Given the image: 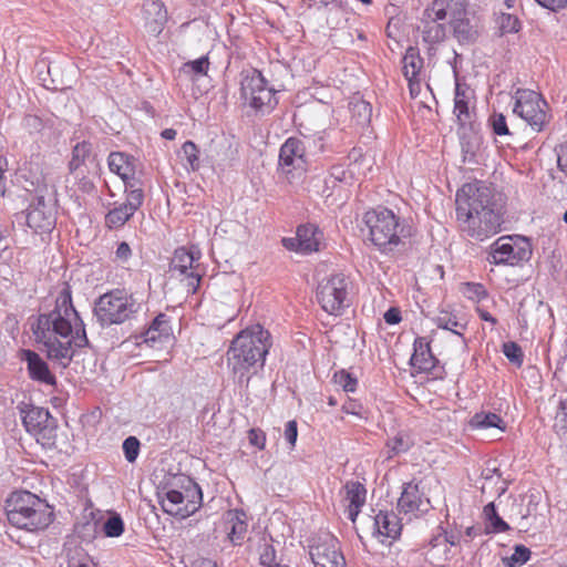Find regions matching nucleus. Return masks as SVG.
<instances>
[{
  "instance_id": "f257e3e1",
  "label": "nucleus",
  "mask_w": 567,
  "mask_h": 567,
  "mask_svg": "<svg viewBox=\"0 0 567 567\" xmlns=\"http://www.w3.org/2000/svg\"><path fill=\"white\" fill-rule=\"evenodd\" d=\"M31 331L47 357L64 368L76 349L89 344L85 324L73 306L71 287L66 282L62 284L53 309L40 313L32 322Z\"/></svg>"
},
{
  "instance_id": "f03ea898",
  "label": "nucleus",
  "mask_w": 567,
  "mask_h": 567,
  "mask_svg": "<svg viewBox=\"0 0 567 567\" xmlns=\"http://www.w3.org/2000/svg\"><path fill=\"white\" fill-rule=\"evenodd\" d=\"M271 346L270 332L260 324L247 327L234 338L227 351V361L240 383L245 381L248 384L250 371L256 373L262 370Z\"/></svg>"
},
{
  "instance_id": "7ed1b4c3",
  "label": "nucleus",
  "mask_w": 567,
  "mask_h": 567,
  "mask_svg": "<svg viewBox=\"0 0 567 567\" xmlns=\"http://www.w3.org/2000/svg\"><path fill=\"white\" fill-rule=\"evenodd\" d=\"M7 517L12 526L28 532L47 528L52 522V512L48 504L37 495L20 491L8 499Z\"/></svg>"
},
{
  "instance_id": "20e7f679",
  "label": "nucleus",
  "mask_w": 567,
  "mask_h": 567,
  "mask_svg": "<svg viewBox=\"0 0 567 567\" xmlns=\"http://www.w3.org/2000/svg\"><path fill=\"white\" fill-rule=\"evenodd\" d=\"M363 221L369 229L370 240L381 252L393 251L403 238L411 236V226L388 208L367 212Z\"/></svg>"
},
{
  "instance_id": "39448f33",
  "label": "nucleus",
  "mask_w": 567,
  "mask_h": 567,
  "mask_svg": "<svg viewBox=\"0 0 567 567\" xmlns=\"http://www.w3.org/2000/svg\"><path fill=\"white\" fill-rule=\"evenodd\" d=\"M142 305L124 289H114L100 296L94 303V316L102 327L122 324L136 318Z\"/></svg>"
},
{
  "instance_id": "423d86ee",
  "label": "nucleus",
  "mask_w": 567,
  "mask_h": 567,
  "mask_svg": "<svg viewBox=\"0 0 567 567\" xmlns=\"http://www.w3.org/2000/svg\"><path fill=\"white\" fill-rule=\"evenodd\" d=\"M532 254V244L528 238L502 236L488 247L486 260L495 266L515 267L528 261Z\"/></svg>"
},
{
  "instance_id": "0eeeda50",
  "label": "nucleus",
  "mask_w": 567,
  "mask_h": 567,
  "mask_svg": "<svg viewBox=\"0 0 567 567\" xmlns=\"http://www.w3.org/2000/svg\"><path fill=\"white\" fill-rule=\"evenodd\" d=\"M548 103L533 90L518 89L515 92L513 112L523 118L534 132H542L549 123Z\"/></svg>"
},
{
  "instance_id": "6e6552de",
  "label": "nucleus",
  "mask_w": 567,
  "mask_h": 567,
  "mask_svg": "<svg viewBox=\"0 0 567 567\" xmlns=\"http://www.w3.org/2000/svg\"><path fill=\"white\" fill-rule=\"evenodd\" d=\"M243 99L256 111L269 112L277 104L275 90L268 86L260 71L250 69L240 73Z\"/></svg>"
},
{
  "instance_id": "1a4fd4ad",
  "label": "nucleus",
  "mask_w": 567,
  "mask_h": 567,
  "mask_svg": "<svg viewBox=\"0 0 567 567\" xmlns=\"http://www.w3.org/2000/svg\"><path fill=\"white\" fill-rule=\"evenodd\" d=\"M496 210L489 187L466 184L456 194V217L458 223L470 220L483 213Z\"/></svg>"
},
{
  "instance_id": "9d476101",
  "label": "nucleus",
  "mask_w": 567,
  "mask_h": 567,
  "mask_svg": "<svg viewBox=\"0 0 567 567\" xmlns=\"http://www.w3.org/2000/svg\"><path fill=\"white\" fill-rule=\"evenodd\" d=\"M350 281L343 274H332L317 287V300L329 315L340 316L349 306Z\"/></svg>"
},
{
  "instance_id": "9b49d317",
  "label": "nucleus",
  "mask_w": 567,
  "mask_h": 567,
  "mask_svg": "<svg viewBox=\"0 0 567 567\" xmlns=\"http://www.w3.org/2000/svg\"><path fill=\"white\" fill-rule=\"evenodd\" d=\"M309 556L315 567H346L339 540L328 532H321L307 539Z\"/></svg>"
},
{
  "instance_id": "f8f14e48",
  "label": "nucleus",
  "mask_w": 567,
  "mask_h": 567,
  "mask_svg": "<svg viewBox=\"0 0 567 567\" xmlns=\"http://www.w3.org/2000/svg\"><path fill=\"white\" fill-rule=\"evenodd\" d=\"M53 192L45 187L37 196L27 213V225L37 234L50 233L56 221Z\"/></svg>"
},
{
  "instance_id": "ddd939ff",
  "label": "nucleus",
  "mask_w": 567,
  "mask_h": 567,
  "mask_svg": "<svg viewBox=\"0 0 567 567\" xmlns=\"http://www.w3.org/2000/svg\"><path fill=\"white\" fill-rule=\"evenodd\" d=\"M126 199L120 205H115L105 215V226L110 229L123 227L140 209L144 203V189L142 182L128 184L127 190H124Z\"/></svg>"
},
{
  "instance_id": "4468645a",
  "label": "nucleus",
  "mask_w": 567,
  "mask_h": 567,
  "mask_svg": "<svg viewBox=\"0 0 567 567\" xmlns=\"http://www.w3.org/2000/svg\"><path fill=\"white\" fill-rule=\"evenodd\" d=\"M17 409L28 433L48 440L52 437L56 421L47 409L27 402L18 403Z\"/></svg>"
},
{
  "instance_id": "2eb2a0df",
  "label": "nucleus",
  "mask_w": 567,
  "mask_h": 567,
  "mask_svg": "<svg viewBox=\"0 0 567 567\" xmlns=\"http://www.w3.org/2000/svg\"><path fill=\"white\" fill-rule=\"evenodd\" d=\"M200 257L198 249H186L185 247L177 248L174 251L173 258L169 264V271L173 276L179 277L185 280L188 292L195 293L200 284V275L196 271L195 261Z\"/></svg>"
},
{
  "instance_id": "dca6fc26",
  "label": "nucleus",
  "mask_w": 567,
  "mask_h": 567,
  "mask_svg": "<svg viewBox=\"0 0 567 567\" xmlns=\"http://www.w3.org/2000/svg\"><path fill=\"white\" fill-rule=\"evenodd\" d=\"M307 146L299 137H289L281 145L279 151V168L287 176L292 178L300 176L307 166Z\"/></svg>"
},
{
  "instance_id": "f3484780",
  "label": "nucleus",
  "mask_w": 567,
  "mask_h": 567,
  "mask_svg": "<svg viewBox=\"0 0 567 567\" xmlns=\"http://www.w3.org/2000/svg\"><path fill=\"white\" fill-rule=\"evenodd\" d=\"M502 215L498 210L483 213L482 216H475L470 220L461 221V228L471 238L484 241L501 231Z\"/></svg>"
},
{
  "instance_id": "a211bd4d",
  "label": "nucleus",
  "mask_w": 567,
  "mask_h": 567,
  "mask_svg": "<svg viewBox=\"0 0 567 567\" xmlns=\"http://www.w3.org/2000/svg\"><path fill=\"white\" fill-rule=\"evenodd\" d=\"M323 240V233L312 223L300 225L297 228L295 238H284L282 244L287 249L297 250L302 254L318 251Z\"/></svg>"
},
{
  "instance_id": "6ab92c4d",
  "label": "nucleus",
  "mask_w": 567,
  "mask_h": 567,
  "mask_svg": "<svg viewBox=\"0 0 567 567\" xmlns=\"http://www.w3.org/2000/svg\"><path fill=\"white\" fill-rule=\"evenodd\" d=\"M478 127L480 124L474 122L458 128L464 163H477V155L483 146V137Z\"/></svg>"
},
{
  "instance_id": "aec40b11",
  "label": "nucleus",
  "mask_w": 567,
  "mask_h": 567,
  "mask_svg": "<svg viewBox=\"0 0 567 567\" xmlns=\"http://www.w3.org/2000/svg\"><path fill=\"white\" fill-rule=\"evenodd\" d=\"M398 508L404 514L427 512L430 509V501L420 489L419 483L412 481L404 484L398 501Z\"/></svg>"
},
{
  "instance_id": "412c9836",
  "label": "nucleus",
  "mask_w": 567,
  "mask_h": 567,
  "mask_svg": "<svg viewBox=\"0 0 567 567\" xmlns=\"http://www.w3.org/2000/svg\"><path fill=\"white\" fill-rule=\"evenodd\" d=\"M143 18L146 31L158 35L167 22V10L161 0H144Z\"/></svg>"
},
{
  "instance_id": "4be33fe9",
  "label": "nucleus",
  "mask_w": 567,
  "mask_h": 567,
  "mask_svg": "<svg viewBox=\"0 0 567 567\" xmlns=\"http://www.w3.org/2000/svg\"><path fill=\"white\" fill-rule=\"evenodd\" d=\"M172 334V326L169 317L165 313H158L148 328L135 337V343L142 344L146 343L148 346H154L157 341L167 340Z\"/></svg>"
},
{
  "instance_id": "5701e85b",
  "label": "nucleus",
  "mask_w": 567,
  "mask_h": 567,
  "mask_svg": "<svg viewBox=\"0 0 567 567\" xmlns=\"http://www.w3.org/2000/svg\"><path fill=\"white\" fill-rule=\"evenodd\" d=\"M107 164L110 171L123 179L125 185L124 190H127L128 184H132L133 182H141L135 177L136 161L128 154L122 152H112L109 155Z\"/></svg>"
},
{
  "instance_id": "b1692460",
  "label": "nucleus",
  "mask_w": 567,
  "mask_h": 567,
  "mask_svg": "<svg viewBox=\"0 0 567 567\" xmlns=\"http://www.w3.org/2000/svg\"><path fill=\"white\" fill-rule=\"evenodd\" d=\"M444 21L443 19L434 18L432 12L424 10L422 17V39L425 43L433 47L445 40L447 29Z\"/></svg>"
},
{
  "instance_id": "393cba45",
  "label": "nucleus",
  "mask_w": 567,
  "mask_h": 567,
  "mask_svg": "<svg viewBox=\"0 0 567 567\" xmlns=\"http://www.w3.org/2000/svg\"><path fill=\"white\" fill-rule=\"evenodd\" d=\"M473 97V91L468 85L456 82L454 95V114L460 126H466L474 123L473 114L470 111V101Z\"/></svg>"
},
{
  "instance_id": "a878e982",
  "label": "nucleus",
  "mask_w": 567,
  "mask_h": 567,
  "mask_svg": "<svg viewBox=\"0 0 567 567\" xmlns=\"http://www.w3.org/2000/svg\"><path fill=\"white\" fill-rule=\"evenodd\" d=\"M23 360L27 361L28 372L32 380L53 385L56 380L50 372L48 363L34 351L23 350Z\"/></svg>"
},
{
  "instance_id": "bb28decb",
  "label": "nucleus",
  "mask_w": 567,
  "mask_h": 567,
  "mask_svg": "<svg viewBox=\"0 0 567 567\" xmlns=\"http://www.w3.org/2000/svg\"><path fill=\"white\" fill-rule=\"evenodd\" d=\"M374 527L379 537L391 542L400 536L402 524L395 513L380 511L374 517Z\"/></svg>"
},
{
  "instance_id": "cd10ccee",
  "label": "nucleus",
  "mask_w": 567,
  "mask_h": 567,
  "mask_svg": "<svg viewBox=\"0 0 567 567\" xmlns=\"http://www.w3.org/2000/svg\"><path fill=\"white\" fill-rule=\"evenodd\" d=\"M413 354L410 359L411 365L420 372L431 371L436 363L435 357L432 354L430 342L424 337H419L413 343Z\"/></svg>"
},
{
  "instance_id": "c85d7f7f",
  "label": "nucleus",
  "mask_w": 567,
  "mask_h": 567,
  "mask_svg": "<svg viewBox=\"0 0 567 567\" xmlns=\"http://www.w3.org/2000/svg\"><path fill=\"white\" fill-rule=\"evenodd\" d=\"M228 537L234 545H241L248 530V518L244 511H228L225 518Z\"/></svg>"
},
{
  "instance_id": "c756f323",
  "label": "nucleus",
  "mask_w": 567,
  "mask_h": 567,
  "mask_svg": "<svg viewBox=\"0 0 567 567\" xmlns=\"http://www.w3.org/2000/svg\"><path fill=\"white\" fill-rule=\"evenodd\" d=\"M344 499L348 502V517L351 522L354 523L361 511V507L365 503L367 489L360 482L351 481L344 485Z\"/></svg>"
},
{
  "instance_id": "7c9ffc66",
  "label": "nucleus",
  "mask_w": 567,
  "mask_h": 567,
  "mask_svg": "<svg viewBox=\"0 0 567 567\" xmlns=\"http://www.w3.org/2000/svg\"><path fill=\"white\" fill-rule=\"evenodd\" d=\"M425 10L432 12L436 19L446 20L450 17L452 20L458 16H465L466 2L465 0H433Z\"/></svg>"
},
{
  "instance_id": "2f4dec72",
  "label": "nucleus",
  "mask_w": 567,
  "mask_h": 567,
  "mask_svg": "<svg viewBox=\"0 0 567 567\" xmlns=\"http://www.w3.org/2000/svg\"><path fill=\"white\" fill-rule=\"evenodd\" d=\"M178 483H181V488H183L185 494L186 506L184 507V514L187 517L202 506L203 493L199 485L188 476H182Z\"/></svg>"
},
{
  "instance_id": "473e14b6",
  "label": "nucleus",
  "mask_w": 567,
  "mask_h": 567,
  "mask_svg": "<svg viewBox=\"0 0 567 567\" xmlns=\"http://www.w3.org/2000/svg\"><path fill=\"white\" fill-rule=\"evenodd\" d=\"M402 64L403 74L409 81L411 92H413L414 81L417 83V75L423 68V59L419 49L409 47L403 55Z\"/></svg>"
},
{
  "instance_id": "72a5a7b5",
  "label": "nucleus",
  "mask_w": 567,
  "mask_h": 567,
  "mask_svg": "<svg viewBox=\"0 0 567 567\" xmlns=\"http://www.w3.org/2000/svg\"><path fill=\"white\" fill-rule=\"evenodd\" d=\"M453 35L460 43H474L478 37L477 28L465 16H458L450 21Z\"/></svg>"
},
{
  "instance_id": "f704fd0d",
  "label": "nucleus",
  "mask_w": 567,
  "mask_h": 567,
  "mask_svg": "<svg viewBox=\"0 0 567 567\" xmlns=\"http://www.w3.org/2000/svg\"><path fill=\"white\" fill-rule=\"evenodd\" d=\"M161 505L167 514L185 517L184 507L186 506V499L181 484L178 488H171L165 492L161 498Z\"/></svg>"
},
{
  "instance_id": "c9c22d12",
  "label": "nucleus",
  "mask_w": 567,
  "mask_h": 567,
  "mask_svg": "<svg viewBox=\"0 0 567 567\" xmlns=\"http://www.w3.org/2000/svg\"><path fill=\"white\" fill-rule=\"evenodd\" d=\"M470 425L473 429H498L501 431H504L506 425L504 420L496 413L493 412H480L472 416L470 421Z\"/></svg>"
},
{
  "instance_id": "e433bc0d",
  "label": "nucleus",
  "mask_w": 567,
  "mask_h": 567,
  "mask_svg": "<svg viewBox=\"0 0 567 567\" xmlns=\"http://www.w3.org/2000/svg\"><path fill=\"white\" fill-rule=\"evenodd\" d=\"M349 110L351 113V120L358 126H365L370 123L372 116V106L369 102L357 99L350 102Z\"/></svg>"
},
{
  "instance_id": "4c0bfd02",
  "label": "nucleus",
  "mask_w": 567,
  "mask_h": 567,
  "mask_svg": "<svg viewBox=\"0 0 567 567\" xmlns=\"http://www.w3.org/2000/svg\"><path fill=\"white\" fill-rule=\"evenodd\" d=\"M209 64L210 63L208 56L204 55L196 60L183 63V65L179 69V74L189 78L192 81H195L199 76L207 74Z\"/></svg>"
},
{
  "instance_id": "58836bf2",
  "label": "nucleus",
  "mask_w": 567,
  "mask_h": 567,
  "mask_svg": "<svg viewBox=\"0 0 567 567\" xmlns=\"http://www.w3.org/2000/svg\"><path fill=\"white\" fill-rule=\"evenodd\" d=\"M484 516L488 526L486 527L487 533L498 534L511 529L509 525L497 514L493 502L488 503L484 507Z\"/></svg>"
},
{
  "instance_id": "ea45409f",
  "label": "nucleus",
  "mask_w": 567,
  "mask_h": 567,
  "mask_svg": "<svg viewBox=\"0 0 567 567\" xmlns=\"http://www.w3.org/2000/svg\"><path fill=\"white\" fill-rule=\"evenodd\" d=\"M435 323L439 328L449 330L457 336H462V331L466 328V322H463L455 313L449 311H441L435 318Z\"/></svg>"
},
{
  "instance_id": "a19ab883",
  "label": "nucleus",
  "mask_w": 567,
  "mask_h": 567,
  "mask_svg": "<svg viewBox=\"0 0 567 567\" xmlns=\"http://www.w3.org/2000/svg\"><path fill=\"white\" fill-rule=\"evenodd\" d=\"M92 144L83 141L76 143L72 150V158L69 163L70 174H74L78 171H81V166L84 164L85 159L91 155Z\"/></svg>"
},
{
  "instance_id": "79ce46f5",
  "label": "nucleus",
  "mask_w": 567,
  "mask_h": 567,
  "mask_svg": "<svg viewBox=\"0 0 567 567\" xmlns=\"http://www.w3.org/2000/svg\"><path fill=\"white\" fill-rule=\"evenodd\" d=\"M495 23L499 35L517 33L522 28L520 21L516 16L505 12H501L496 16Z\"/></svg>"
},
{
  "instance_id": "37998d69",
  "label": "nucleus",
  "mask_w": 567,
  "mask_h": 567,
  "mask_svg": "<svg viewBox=\"0 0 567 567\" xmlns=\"http://www.w3.org/2000/svg\"><path fill=\"white\" fill-rule=\"evenodd\" d=\"M413 445L412 441L406 434L399 433L386 442L388 458L394 455L408 452Z\"/></svg>"
},
{
  "instance_id": "c03bdc74",
  "label": "nucleus",
  "mask_w": 567,
  "mask_h": 567,
  "mask_svg": "<svg viewBox=\"0 0 567 567\" xmlns=\"http://www.w3.org/2000/svg\"><path fill=\"white\" fill-rule=\"evenodd\" d=\"M68 567H95L91 557L80 546L68 548Z\"/></svg>"
},
{
  "instance_id": "a18cd8bd",
  "label": "nucleus",
  "mask_w": 567,
  "mask_h": 567,
  "mask_svg": "<svg viewBox=\"0 0 567 567\" xmlns=\"http://www.w3.org/2000/svg\"><path fill=\"white\" fill-rule=\"evenodd\" d=\"M353 178H354L353 167L346 169L343 166L337 165L331 168L330 175L324 179V184L327 186H329V182H333V185L351 184Z\"/></svg>"
},
{
  "instance_id": "49530a36",
  "label": "nucleus",
  "mask_w": 567,
  "mask_h": 567,
  "mask_svg": "<svg viewBox=\"0 0 567 567\" xmlns=\"http://www.w3.org/2000/svg\"><path fill=\"white\" fill-rule=\"evenodd\" d=\"M181 156L186 161L187 165L192 171L199 169L200 162L198 157V148L192 141H186L181 151Z\"/></svg>"
},
{
  "instance_id": "de8ad7c7",
  "label": "nucleus",
  "mask_w": 567,
  "mask_h": 567,
  "mask_svg": "<svg viewBox=\"0 0 567 567\" xmlns=\"http://www.w3.org/2000/svg\"><path fill=\"white\" fill-rule=\"evenodd\" d=\"M530 550L524 545H516L514 553L504 559V563L508 567H516L527 563L530 558Z\"/></svg>"
},
{
  "instance_id": "09e8293b",
  "label": "nucleus",
  "mask_w": 567,
  "mask_h": 567,
  "mask_svg": "<svg viewBox=\"0 0 567 567\" xmlns=\"http://www.w3.org/2000/svg\"><path fill=\"white\" fill-rule=\"evenodd\" d=\"M103 532L107 537H118L124 532V523L120 515L110 516L103 524Z\"/></svg>"
},
{
  "instance_id": "8fccbe9b",
  "label": "nucleus",
  "mask_w": 567,
  "mask_h": 567,
  "mask_svg": "<svg viewBox=\"0 0 567 567\" xmlns=\"http://www.w3.org/2000/svg\"><path fill=\"white\" fill-rule=\"evenodd\" d=\"M462 291L463 295L472 301H481L487 297L485 287L477 282H465Z\"/></svg>"
},
{
  "instance_id": "3c124183",
  "label": "nucleus",
  "mask_w": 567,
  "mask_h": 567,
  "mask_svg": "<svg viewBox=\"0 0 567 567\" xmlns=\"http://www.w3.org/2000/svg\"><path fill=\"white\" fill-rule=\"evenodd\" d=\"M503 353L504 355L517 367H520L524 361V353L522 348L513 341L503 343Z\"/></svg>"
},
{
  "instance_id": "603ef678",
  "label": "nucleus",
  "mask_w": 567,
  "mask_h": 567,
  "mask_svg": "<svg viewBox=\"0 0 567 567\" xmlns=\"http://www.w3.org/2000/svg\"><path fill=\"white\" fill-rule=\"evenodd\" d=\"M334 382L346 392H354L358 384V380L344 370L334 373Z\"/></svg>"
},
{
  "instance_id": "864d4df0",
  "label": "nucleus",
  "mask_w": 567,
  "mask_h": 567,
  "mask_svg": "<svg viewBox=\"0 0 567 567\" xmlns=\"http://www.w3.org/2000/svg\"><path fill=\"white\" fill-rule=\"evenodd\" d=\"M123 451L127 462L133 463L138 456L140 441L135 436H128L123 442Z\"/></svg>"
},
{
  "instance_id": "5fc2aeb1",
  "label": "nucleus",
  "mask_w": 567,
  "mask_h": 567,
  "mask_svg": "<svg viewBox=\"0 0 567 567\" xmlns=\"http://www.w3.org/2000/svg\"><path fill=\"white\" fill-rule=\"evenodd\" d=\"M71 175L75 179L74 186H76V188L74 189V192L79 190L83 194L92 193V190L94 189V184L87 176L84 175L82 171H78Z\"/></svg>"
},
{
  "instance_id": "6e6d98bb",
  "label": "nucleus",
  "mask_w": 567,
  "mask_h": 567,
  "mask_svg": "<svg viewBox=\"0 0 567 567\" xmlns=\"http://www.w3.org/2000/svg\"><path fill=\"white\" fill-rule=\"evenodd\" d=\"M489 124L492 126L493 132L496 135H509V130L506 123V118L502 113H495L489 118Z\"/></svg>"
},
{
  "instance_id": "4d7b16f0",
  "label": "nucleus",
  "mask_w": 567,
  "mask_h": 567,
  "mask_svg": "<svg viewBox=\"0 0 567 567\" xmlns=\"http://www.w3.org/2000/svg\"><path fill=\"white\" fill-rule=\"evenodd\" d=\"M307 150L313 154L322 153L326 151L324 137L319 135L318 137L305 136L303 140Z\"/></svg>"
},
{
  "instance_id": "13d9d810",
  "label": "nucleus",
  "mask_w": 567,
  "mask_h": 567,
  "mask_svg": "<svg viewBox=\"0 0 567 567\" xmlns=\"http://www.w3.org/2000/svg\"><path fill=\"white\" fill-rule=\"evenodd\" d=\"M226 145L224 142H212L210 144V154L208 155L210 162L213 164L220 165L223 162L228 159L227 155H220L221 148H224Z\"/></svg>"
},
{
  "instance_id": "bf43d9fd",
  "label": "nucleus",
  "mask_w": 567,
  "mask_h": 567,
  "mask_svg": "<svg viewBox=\"0 0 567 567\" xmlns=\"http://www.w3.org/2000/svg\"><path fill=\"white\" fill-rule=\"evenodd\" d=\"M248 440L252 446L262 450L266 444V434L259 429H251L248 432Z\"/></svg>"
},
{
  "instance_id": "052dcab7",
  "label": "nucleus",
  "mask_w": 567,
  "mask_h": 567,
  "mask_svg": "<svg viewBox=\"0 0 567 567\" xmlns=\"http://www.w3.org/2000/svg\"><path fill=\"white\" fill-rule=\"evenodd\" d=\"M342 411L347 414H352L362 417L363 406L355 400H348L342 405Z\"/></svg>"
},
{
  "instance_id": "680f3d73",
  "label": "nucleus",
  "mask_w": 567,
  "mask_h": 567,
  "mask_svg": "<svg viewBox=\"0 0 567 567\" xmlns=\"http://www.w3.org/2000/svg\"><path fill=\"white\" fill-rule=\"evenodd\" d=\"M132 256V249L130 245L125 241H122L117 245L115 250V257L121 262H126Z\"/></svg>"
},
{
  "instance_id": "e2e57ef3",
  "label": "nucleus",
  "mask_w": 567,
  "mask_h": 567,
  "mask_svg": "<svg viewBox=\"0 0 567 567\" xmlns=\"http://www.w3.org/2000/svg\"><path fill=\"white\" fill-rule=\"evenodd\" d=\"M297 436H298V429H297V422L296 421H289L287 424H286V429H285V439L287 440V442L291 445V446H295L296 444V441H297Z\"/></svg>"
},
{
  "instance_id": "0e129e2a",
  "label": "nucleus",
  "mask_w": 567,
  "mask_h": 567,
  "mask_svg": "<svg viewBox=\"0 0 567 567\" xmlns=\"http://www.w3.org/2000/svg\"><path fill=\"white\" fill-rule=\"evenodd\" d=\"M557 164L558 168L567 175V142L558 148Z\"/></svg>"
},
{
  "instance_id": "69168bd1",
  "label": "nucleus",
  "mask_w": 567,
  "mask_h": 567,
  "mask_svg": "<svg viewBox=\"0 0 567 567\" xmlns=\"http://www.w3.org/2000/svg\"><path fill=\"white\" fill-rule=\"evenodd\" d=\"M542 7L553 11L563 9L567 6V0H536Z\"/></svg>"
},
{
  "instance_id": "338daca9",
  "label": "nucleus",
  "mask_w": 567,
  "mask_h": 567,
  "mask_svg": "<svg viewBox=\"0 0 567 567\" xmlns=\"http://www.w3.org/2000/svg\"><path fill=\"white\" fill-rule=\"evenodd\" d=\"M383 318L388 324H396L401 321V312L396 308H390L385 311Z\"/></svg>"
},
{
  "instance_id": "774afa93",
  "label": "nucleus",
  "mask_w": 567,
  "mask_h": 567,
  "mask_svg": "<svg viewBox=\"0 0 567 567\" xmlns=\"http://www.w3.org/2000/svg\"><path fill=\"white\" fill-rule=\"evenodd\" d=\"M477 313H478V317L484 320V321H487L492 324H496L497 323V319L495 317H493L488 311H486L485 309H482V308H477Z\"/></svg>"
}]
</instances>
